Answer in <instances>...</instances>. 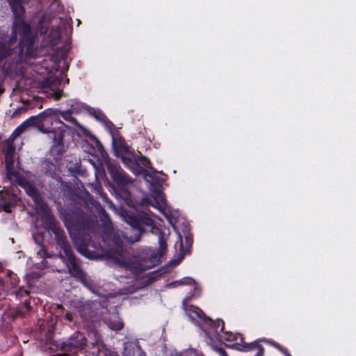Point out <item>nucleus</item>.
Wrapping results in <instances>:
<instances>
[{"label": "nucleus", "instance_id": "obj_5", "mask_svg": "<svg viewBox=\"0 0 356 356\" xmlns=\"http://www.w3.org/2000/svg\"><path fill=\"white\" fill-rule=\"evenodd\" d=\"M10 184H18L22 187L27 195L31 197L35 202L37 212L42 216V220L53 228L56 227L55 219L51 213L49 207L42 200L35 188L30 183L21 175H19L15 177V179L11 181Z\"/></svg>", "mask_w": 356, "mask_h": 356}, {"label": "nucleus", "instance_id": "obj_2", "mask_svg": "<svg viewBox=\"0 0 356 356\" xmlns=\"http://www.w3.org/2000/svg\"><path fill=\"white\" fill-rule=\"evenodd\" d=\"M54 229L57 235V243L62 250L59 252V257L66 264L71 275L79 280L86 287L91 289L92 282L81 270L77 259L73 255L70 246L63 235V232L56 227H54Z\"/></svg>", "mask_w": 356, "mask_h": 356}, {"label": "nucleus", "instance_id": "obj_25", "mask_svg": "<svg viewBox=\"0 0 356 356\" xmlns=\"http://www.w3.org/2000/svg\"><path fill=\"white\" fill-rule=\"evenodd\" d=\"M93 115L95 118H97L99 120L104 121L106 120V117L100 111H93Z\"/></svg>", "mask_w": 356, "mask_h": 356}, {"label": "nucleus", "instance_id": "obj_10", "mask_svg": "<svg viewBox=\"0 0 356 356\" xmlns=\"http://www.w3.org/2000/svg\"><path fill=\"white\" fill-rule=\"evenodd\" d=\"M108 171L113 180L121 187L127 186L132 182L131 179L124 172L120 166L110 165Z\"/></svg>", "mask_w": 356, "mask_h": 356}, {"label": "nucleus", "instance_id": "obj_21", "mask_svg": "<svg viewBox=\"0 0 356 356\" xmlns=\"http://www.w3.org/2000/svg\"><path fill=\"white\" fill-rule=\"evenodd\" d=\"M56 118H58V113H59L63 119H65L67 121L71 122L74 124H76V120L74 117H72V113L70 111H59L58 110H56Z\"/></svg>", "mask_w": 356, "mask_h": 356}, {"label": "nucleus", "instance_id": "obj_6", "mask_svg": "<svg viewBox=\"0 0 356 356\" xmlns=\"http://www.w3.org/2000/svg\"><path fill=\"white\" fill-rule=\"evenodd\" d=\"M186 314L192 321L204 330L209 338H213L215 335L214 333H218V330L216 327L217 324L218 326H220V324H222L220 330L224 329V323L222 321L218 320L216 322H213L210 318L205 316L200 308L193 305H191L186 309Z\"/></svg>", "mask_w": 356, "mask_h": 356}, {"label": "nucleus", "instance_id": "obj_9", "mask_svg": "<svg viewBox=\"0 0 356 356\" xmlns=\"http://www.w3.org/2000/svg\"><path fill=\"white\" fill-rule=\"evenodd\" d=\"M86 346V338L80 332L73 334L67 341L63 343L65 355L75 353L78 350L83 349Z\"/></svg>", "mask_w": 356, "mask_h": 356}, {"label": "nucleus", "instance_id": "obj_32", "mask_svg": "<svg viewBox=\"0 0 356 356\" xmlns=\"http://www.w3.org/2000/svg\"><path fill=\"white\" fill-rule=\"evenodd\" d=\"M273 346H275L276 348H279V349H280V350H281V348H280V346H279V345H278V344H277V343H273ZM282 350L283 351V353L285 354V355H286V356H291V355H290V354H289V353L286 351V350H284V349H283V350H282Z\"/></svg>", "mask_w": 356, "mask_h": 356}, {"label": "nucleus", "instance_id": "obj_18", "mask_svg": "<svg viewBox=\"0 0 356 356\" xmlns=\"http://www.w3.org/2000/svg\"><path fill=\"white\" fill-rule=\"evenodd\" d=\"M56 81H57L56 79H47V80H45V84L47 85V86L51 88V89L52 90L51 96L56 101H58L62 97H65V95L60 90H54V89L53 84L54 82L56 83Z\"/></svg>", "mask_w": 356, "mask_h": 356}, {"label": "nucleus", "instance_id": "obj_19", "mask_svg": "<svg viewBox=\"0 0 356 356\" xmlns=\"http://www.w3.org/2000/svg\"><path fill=\"white\" fill-rule=\"evenodd\" d=\"M108 326L113 330H119L122 327V323L116 314H113L106 320Z\"/></svg>", "mask_w": 356, "mask_h": 356}, {"label": "nucleus", "instance_id": "obj_24", "mask_svg": "<svg viewBox=\"0 0 356 356\" xmlns=\"http://www.w3.org/2000/svg\"><path fill=\"white\" fill-rule=\"evenodd\" d=\"M15 152V149L13 146L10 145L7 147L6 152V164L9 165V158L10 156H13Z\"/></svg>", "mask_w": 356, "mask_h": 356}, {"label": "nucleus", "instance_id": "obj_11", "mask_svg": "<svg viewBox=\"0 0 356 356\" xmlns=\"http://www.w3.org/2000/svg\"><path fill=\"white\" fill-rule=\"evenodd\" d=\"M52 29L49 33V40L51 45L58 43L60 38V29L67 25V21L61 17H54L51 22Z\"/></svg>", "mask_w": 356, "mask_h": 356}, {"label": "nucleus", "instance_id": "obj_28", "mask_svg": "<svg viewBox=\"0 0 356 356\" xmlns=\"http://www.w3.org/2000/svg\"><path fill=\"white\" fill-rule=\"evenodd\" d=\"M122 161H124V163L126 165H127L129 166H130V165L133 163L132 160L131 159H129V158L122 157Z\"/></svg>", "mask_w": 356, "mask_h": 356}, {"label": "nucleus", "instance_id": "obj_37", "mask_svg": "<svg viewBox=\"0 0 356 356\" xmlns=\"http://www.w3.org/2000/svg\"><path fill=\"white\" fill-rule=\"evenodd\" d=\"M106 125L108 127H111L113 124L111 122H106Z\"/></svg>", "mask_w": 356, "mask_h": 356}, {"label": "nucleus", "instance_id": "obj_30", "mask_svg": "<svg viewBox=\"0 0 356 356\" xmlns=\"http://www.w3.org/2000/svg\"><path fill=\"white\" fill-rule=\"evenodd\" d=\"M38 31L40 34H44L47 32V29L46 27H43L42 26H41L38 27Z\"/></svg>", "mask_w": 356, "mask_h": 356}, {"label": "nucleus", "instance_id": "obj_16", "mask_svg": "<svg viewBox=\"0 0 356 356\" xmlns=\"http://www.w3.org/2000/svg\"><path fill=\"white\" fill-rule=\"evenodd\" d=\"M238 345L241 346V350L248 352L252 350H257V353L256 356H263L264 355V348L259 344L257 342L254 341L250 343L241 341V343H238Z\"/></svg>", "mask_w": 356, "mask_h": 356}, {"label": "nucleus", "instance_id": "obj_36", "mask_svg": "<svg viewBox=\"0 0 356 356\" xmlns=\"http://www.w3.org/2000/svg\"><path fill=\"white\" fill-rule=\"evenodd\" d=\"M118 144L121 147V148L122 149H125V147L124 146V145L122 144V141L121 140V139H119L118 140Z\"/></svg>", "mask_w": 356, "mask_h": 356}, {"label": "nucleus", "instance_id": "obj_27", "mask_svg": "<svg viewBox=\"0 0 356 356\" xmlns=\"http://www.w3.org/2000/svg\"><path fill=\"white\" fill-rule=\"evenodd\" d=\"M15 292L17 296H22L24 294H28V291L26 289H23L22 287Z\"/></svg>", "mask_w": 356, "mask_h": 356}, {"label": "nucleus", "instance_id": "obj_7", "mask_svg": "<svg viewBox=\"0 0 356 356\" xmlns=\"http://www.w3.org/2000/svg\"><path fill=\"white\" fill-rule=\"evenodd\" d=\"M166 248L167 244L163 238V235L161 234L159 236V250L158 251L150 249L147 250L145 251V257H148V259L147 260L146 258L143 259L142 264H140L139 270H145L158 264Z\"/></svg>", "mask_w": 356, "mask_h": 356}, {"label": "nucleus", "instance_id": "obj_33", "mask_svg": "<svg viewBox=\"0 0 356 356\" xmlns=\"http://www.w3.org/2000/svg\"><path fill=\"white\" fill-rule=\"evenodd\" d=\"M60 217H61L62 220L64 221L65 225V226L67 227V228H68L67 220L66 217H65V216L64 215V213H61V214H60Z\"/></svg>", "mask_w": 356, "mask_h": 356}, {"label": "nucleus", "instance_id": "obj_14", "mask_svg": "<svg viewBox=\"0 0 356 356\" xmlns=\"http://www.w3.org/2000/svg\"><path fill=\"white\" fill-rule=\"evenodd\" d=\"M39 120V115L36 116H32L29 118L28 120L24 121L22 124L18 126L14 132L12 134L13 138L19 136L21 134H22L27 127H30L32 124H37V122Z\"/></svg>", "mask_w": 356, "mask_h": 356}, {"label": "nucleus", "instance_id": "obj_13", "mask_svg": "<svg viewBox=\"0 0 356 356\" xmlns=\"http://www.w3.org/2000/svg\"><path fill=\"white\" fill-rule=\"evenodd\" d=\"M143 231L140 227H137L134 223H131L129 232L122 233V236L129 243H135L140 240Z\"/></svg>", "mask_w": 356, "mask_h": 356}, {"label": "nucleus", "instance_id": "obj_15", "mask_svg": "<svg viewBox=\"0 0 356 356\" xmlns=\"http://www.w3.org/2000/svg\"><path fill=\"white\" fill-rule=\"evenodd\" d=\"M222 326V324H220V326L217 324L216 327L218 330V333H214V336L213 338H209L211 340H213L214 339H218V337L222 340H225L226 341H237L239 337H241V335L238 333L234 334L232 332H223L220 334L222 330H220V327Z\"/></svg>", "mask_w": 356, "mask_h": 356}, {"label": "nucleus", "instance_id": "obj_23", "mask_svg": "<svg viewBox=\"0 0 356 356\" xmlns=\"http://www.w3.org/2000/svg\"><path fill=\"white\" fill-rule=\"evenodd\" d=\"M175 284L176 285H179V284L192 285V284H195V282L191 277H184L179 281H176Z\"/></svg>", "mask_w": 356, "mask_h": 356}, {"label": "nucleus", "instance_id": "obj_38", "mask_svg": "<svg viewBox=\"0 0 356 356\" xmlns=\"http://www.w3.org/2000/svg\"><path fill=\"white\" fill-rule=\"evenodd\" d=\"M20 315L21 316H25V314L21 313Z\"/></svg>", "mask_w": 356, "mask_h": 356}, {"label": "nucleus", "instance_id": "obj_35", "mask_svg": "<svg viewBox=\"0 0 356 356\" xmlns=\"http://www.w3.org/2000/svg\"><path fill=\"white\" fill-rule=\"evenodd\" d=\"M24 307L26 309V311H29L31 309V305H30V302H28V301H25L24 302Z\"/></svg>", "mask_w": 356, "mask_h": 356}, {"label": "nucleus", "instance_id": "obj_1", "mask_svg": "<svg viewBox=\"0 0 356 356\" xmlns=\"http://www.w3.org/2000/svg\"><path fill=\"white\" fill-rule=\"evenodd\" d=\"M25 2L26 0H9L10 6L15 15V21L8 44H0V59L12 54L13 46L17 42V33L20 36L19 42L20 51H24L26 45H27V49H29L33 43V36L31 33V28L22 19L24 13L22 3H25Z\"/></svg>", "mask_w": 356, "mask_h": 356}, {"label": "nucleus", "instance_id": "obj_4", "mask_svg": "<svg viewBox=\"0 0 356 356\" xmlns=\"http://www.w3.org/2000/svg\"><path fill=\"white\" fill-rule=\"evenodd\" d=\"M99 211L102 213V216L101 221L103 226V236L102 238L105 243H112V251L110 256L113 259L118 260L120 263L122 259V254L124 252L123 241L120 235L119 231L115 230L105 211L100 207Z\"/></svg>", "mask_w": 356, "mask_h": 356}, {"label": "nucleus", "instance_id": "obj_22", "mask_svg": "<svg viewBox=\"0 0 356 356\" xmlns=\"http://www.w3.org/2000/svg\"><path fill=\"white\" fill-rule=\"evenodd\" d=\"M156 171L150 169L149 170H145L144 172V176L147 181L154 182L156 181L155 175Z\"/></svg>", "mask_w": 356, "mask_h": 356}, {"label": "nucleus", "instance_id": "obj_17", "mask_svg": "<svg viewBox=\"0 0 356 356\" xmlns=\"http://www.w3.org/2000/svg\"><path fill=\"white\" fill-rule=\"evenodd\" d=\"M157 196L159 201H157L156 204H151V205L159 209L165 216L168 217L171 215V211L170 209L167 207L165 200H164L162 194L159 193Z\"/></svg>", "mask_w": 356, "mask_h": 356}, {"label": "nucleus", "instance_id": "obj_20", "mask_svg": "<svg viewBox=\"0 0 356 356\" xmlns=\"http://www.w3.org/2000/svg\"><path fill=\"white\" fill-rule=\"evenodd\" d=\"M13 156H10L9 158V165H6V178L10 182L14 179H15V177H18L20 175L19 173L14 171L13 168Z\"/></svg>", "mask_w": 356, "mask_h": 356}, {"label": "nucleus", "instance_id": "obj_29", "mask_svg": "<svg viewBox=\"0 0 356 356\" xmlns=\"http://www.w3.org/2000/svg\"><path fill=\"white\" fill-rule=\"evenodd\" d=\"M140 163L141 164H143V165L145 166H147L148 164L149 163V161L147 159L145 158V157H143L140 160Z\"/></svg>", "mask_w": 356, "mask_h": 356}, {"label": "nucleus", "instance_id": "obj_34", "mask_svg": "<svg viewBox=\"0 0 356 356\" xmlns=\"http://www.w3.org/2000/svg\"><path fill=\"white\" fill-rule=\"evenodd\" d=\"M153 220L151 219V218H147L145 223L147 225H149V226H152L153 225Z\"/></svg>", "mask_w": 356, "mask_h": 356}, {"label": "nucleus", "instance_id": "obj_8", "mask_svg": "<svg viewBox=\"0 0 356 356\" xmlns=\"http://www.w3.org/2000/svg\"><path fill=\"white\" fill-rule=\"evenodd\" d=\"M13 185L10 188L4 186L3 189L0 191V205L7 212L10 211V208L15 206L19 200L17 194L19 190L17 186Z\"/></svg>", "mask_w": 356, "mask_h": 356}, {"label": "nucleus", "instance_id": "obj_26", "mask_svg": "<svg viewBox=\"0 0 356 356\" xmlns=\"http://www.w3.org/2000/svg\"><path fill=\"white\" fill-rule=\"evenodd\" d=\"M89 336H93L95 337V341L93 343L99 344L102 343V339L100 334L97 332H91Z\"/></svg>", "mask_w": 356, "mask_h": 356}, {"label": "nucleus", "instance_id": "obj_31", "mask_svg": "<svg viewBox=\"0 0 356 356\" xmlns=\"http://www.w3.org/2000/svg\"><path fill=\"white\" fill-rule=\"evenodd\" d=\"M217 351L218 352L220 356H227L226 352L222 348H218Z\"/></svg>", "mask_w": 356, "mask_h": 356}, {"label": "nucleus", "instance_id": "obj_3", "mask_svg": "<svg viewBox=\"0 0 356 356\" xmlns=\"http://www.w3.org/2000/svg\"><path fill=\"white\" fill-rule=\"evenodd\" d=\"M56 111L49 108L39 114L37 122L38 129L43 134H47L49 140L54 144L63 140L65 130L63 122L57 119Z\"/></svg>", "mask_w": 356, "mask_h": 356}, {"label": "nucleus", "instance_id": "obj_12", "mask_svg": "<svg viewBox=\"0 0 356 356\" xmlns=\"http://www.w3.org/2000/svg\"><path fill=\"white\" fill-rule=\"evenodd\" d=\"M6 275V284H5L1 280H0V299L5 298L6 290H10L15 288L19 282V278L17 277V275L13 273L12 271L7 270Z\"/></svg>", "mask_w": 356, "mask_h": 356}]
</instances>
